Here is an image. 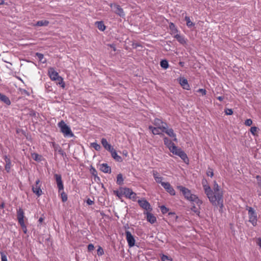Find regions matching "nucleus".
Here are the masks:
<instances>
[{
  "instance_id": "nucleus-53",
  "label": "nucleus",
  "mask_w": 261,
  "mask_h": 261,
  "mask_svg": "<svg viewBox=\"0 0 261 261\" xmlns=\"http://www.w3.org/2000/svg\"><path fill=\"white\" fill-rule=\"evenodd\" d=\"M256 243L261 248V238H258L257 239Z\"/></svg>"
},
{
  "instance_id": "nucleus-51",
  "label": "nucleus",
  "mask_w": 261,
  "mask_h": 261,
  "mask_svg": "<svg viewBox=\"0 0 261 261\" xmlns=\"http://www.w3.org/2000/svg\"><path fill=\"white\" fill-rule=\"evenodd\" d=\"M86 203L87 204L90 205H92L93 204H94V202L93 200H92L90 198H88L86 200Z\"/></svg>"
},
{
  "instance_id": "nucleus-46",
  "label": "nucleus",
  "mask_w": 261,
  "mask_h": 261,
  "mask_svg": "<svg viewBox=\"0 0 261 261\" xmlns=\"http://www.w3.org/2000/svg\"><path fill=\"white\" fill-rule=\"evenodd\" d=\"M161 210L162 213L163 214L167 213L168 211V209L164 205L161 206Z\"/></svg>"
},
{
  "instance_id": "nucleus-31",
  "label": "nucleus",
  "mask_w": 261,
  "mask_h": 261,
  "mask_svg": "<svg viewBox=\"0 0 261 261\" xmlns=\"http://www.w3.org/2000/svg\"><path fill=\"white\" fill-rule=\"evenodd\" d=\"M259 128L256 126H252L250 128V131L254 136H258L257 133L259 131Z\"/></svg>"
},
{
  "instance_id": "nucleus-54",
  "label": "nucleus",
  "mask_w": 261,
  "mask_h": 261,
  "mask_svg": "<svg viewBox=\"0 0 261 261\" xmlns=\"http://www.w3.org/2000/svg\"><path fill=\"white\" fill-rule=\"evenodd\" d=\"M217 99H218L219 100H220V101H221L223 100V99H224V97H223V96H218V97H217Z\"/></svg>"
},
{
  "instance_id": "nucleus-14",
  "label": "nucleus",
  "mask_w": 261,
  "mask_h": 261,
  "mask_svg": "<svg viewBox=\"0 0 261 261\" xmlns=\"http://www.w3.org/2000/svg\"><path fill=\"white\" fill-rule=\"evenodd\" d=\"M54 177L57 182L59 192L63 191L64 189V185L62 180L61 175L60 174H55L54 175Z\"/></svg>"
},
{
  "instance_id": "nucleus-33",
  "label": "nucleus",
  "mask_w": 261,
  "mask_h": 261,
  "mask_svg": "<svg viewBox=\"0 0 261 261\" xmlns=\"http://www.w3.org/2000/svg\"><path fill=\"white\" fill-rule=\"evenodd\" d=\"M185 20L187 22V25L188 27H192L194 26V24L191 21L189 17L186 16Z\"/></svg>"
},
{
  "instance_id": "nucleus-10",
  "label": "nucleus",
  "mask_w": 261,
  "mask_h": 261,
  "mask_svg": "<svg viewBox=\"0 0 261 261\" xmlns=\"http://www.w3.org/2000/svg\"><path fill=\"white\" fill-rule=\"evenodd\" d=\"M125 237L129 247L131 248L134 247L136 243V240L134 236H133L129 231H126Z\"/></svg>"
},
{
  "instance_id": "nucleus-35",
  "label": "nucleus",
  "mask_w": 261,
  "mask_h": 261,
  "mask_svg": "<svg viewBox=\"0 0 261 261\" xmlns=\"http://www.w3.org/2000/svg\"><path fill=\"white\" fill-rule=\"evenodd\" d=\"M31 155H32V157L33 158V159L36 161H41V159H40V156L36 153H33L31 154Z\"/></svg>"
},
{
  "instance_id": "nucleus-43",
  "label": "nucleus",
  "mask_w": 261,
  "mask_h": 261,
  "mask_svg": "<svg viewBox=\"0 0 261 261\" xmlns=\"http://www.w3.org/2000/svg\"><path fill=\"white\" fill-rule=\"evenodd\" d=\"M2 261H7V255L3 251L0 252Z\"/></svg>"
},
{
  "instance_id": "nucleus-56",
  "label": "nucleus",
  "mask_w": 261,
  "mask_h": 261,
  "mask_svg": "<svg viewBox=\"0 0 261 261\" xmlns=\"http://www.w3.org/2000/svg\"><path fill=\"white\" fill-rule=\"evenodd\" d=\"M4 3V0H0V5L3 4Z\"/></svg>"
},
{
  "instance_id": "nucleus-42",
  "label": "nucleus",
  "mask_w": 261,
  "mask_h": 261,
  "mask_svg": "<svg viewBox=\"0 0 261 261\" xmlns=\"http://www.w3.org/2000/svg\"><path fill=\"white\" fill-rule=\"evenodd\" d=\"M199 207L200 206H198V207H197L196 206L194 205L191 207V210L192 211L199 215L200 213Z\"/></svg>"
},
{
  "instance_id": "nucleus-59",
  "label": "nucleus",
  "mask_w": 261,
  "mask_h": 261,
  "mask_svg": "<svg viewBox=\"0 0 261 261\" xmlns=\"http://www.w3.org/2000/svg\"><path fill=\"white\" fill-rule=\"evenodd\" d=\"M19 80L22 82V80L21 79V78H19Z\"/></svg>"
},
{
  "instance_id": "nucleus-29",
  "label": "nucleus",
  "mask_w": 261,
  "mask_h": 261,
  "mask_svg": "<svg viewBox=\"0 0 261 261\" xmlns=\"http://www.w3.org/2000/svg\"><path fill=\"white\" fill-rule=\"evenodd\" d=\"M95 24L100 31H103L106 29V27L102 21H96Z\"/></svg>"
},
{
  "instance_id": "nucleus-18",
  "label": "nucleus",
  "mask_w": 261,
  "mask_h": 261,
  "mask_svg": "<svg viewBox=\"0 0 261 261\" xmlns=\"http://www.w3.org/2000/svg\"><path fill=\"white\" fill-rule=\"evenodd\" d=\"M162 132L165 133L170 137L173 138V141L177 142V140L176 138V134L174 133V130L172 128H168L166 127L164 130H161Z\"/></svg>"
},
{
  "instance_id": "nucleus-34",
  "label": "nucleus",
  "mask_w": 261,
  "mask_h": 261,
  "mask_svg": "<svg viewBox=\"0 0 261 261\" xmlns=\"http://www.w3.org/2000/svg\"><path fill=\"white\" fill-rule=\"evenodd\" d=\"M161 260L162 261H172V258L167 255L162 254L161 255Z\"/></svg>"
},
{
  "instance_id": "nucleus-5",
  "label": "nucleus",
  "mask_w": 261,
  "mask_h": 261,
  "mask_svg": "<svg viewBox=\"0 0 261 261\" xmlns=\"http://www.w3.org/2000/svg\"><path fill=\"white\" fill-rule=\"evenodd\" d=\"M48 75L53 81H58L57 85H59L62 88H64L65 86L63 79L59 76V73L55 71L54 68H50L48 71Z\"/></svg>"
},
{
  "instance_id": "nucleus-41",
  "label": "nucleus",
  "mask_w": 261,
  "mask_h": 261,
  "mask_svg": "<svg viewBox=\"0 0 261 261\" xmlns=\"http://www.w3.org/2000/svg\"><path fill=\"white\" fill-rule=\"evenodd\" d=\"M206 174L207 176L212 177L214 176L213 170L211 168H208L206 172Z\"/></svg>"
},
{
  "instance_id": "nucleus-32",
  "label": "nucleus",
  "mask_w": 261,
  "mask_h": 261,
  "mask_svg": "<svg viewBox=\"0 0 261 261\" xmlns=\"http://www.w3.org/2000/svg\"><path fill=\"white\" fill-rule=\"evenodd\" d=\"M160 65L162 68L164 69H167L169 66L168 63L167 61L166 60L161 61L160 63Z\"/></svg>"
},
{
  "instance_id": "nucleus-55",
  "label": "nucleus",
  "mask_w": 261,
  "mask_h": 261,
  "mask_svg": "<svg viewBox=\"0 0 261 261\" xmlns=\"http://www.w3.org/2000/svg\"><path fill=\"white\" fill-rule=\"evenodd\" d=\"M4 206H5V204L4 203H2L0 204V208L2 209V208H3L4 207Z\"/></svg>"
},
{
  "instance_id": "nucleus-44",
  "label": "nucleus",
  "mask_w": 261,
  "mask_h": 261,
  "mask_svg": "<svg viewBox=\"0 0 261 261\" xmlns=\"http://www.w3.org/2000/svg\"><path fill=\"white\" fill-rule=\"evenodd\" d=\"M97 254L99 256H101L102 254H103L104 252H103V250L102 248L100 246H99L97 250Z\"/></svg>"
},
{
  "instance_id": "nucleus-11",
  "label": "nucleus",
  "mask_w": 261,
  "mask_h": 261,
  "mask_svg": "<svg viewBox=\"0 0 261 261\" xmlns=\"http://www.w3.org/2000/svg\"><path fill=\"white\" fill-rule=\"evenodd\" d=\"M101 144L106 149L111 152L112 157L114 159V150L111 145L108 142L107 139L102 138L101 139Z\"/></svg>"
},
{
  "instance_id": "nucleus-24",
  "label": "nucleus",
  "mask_w": 261,
  "mask_h": 261,
  "mask_svg": "<svg viewBox=\"0 0 261 261\" xmlns=\"http://www.w3.org/2000/svg\"><path fill=\"white\" fill-rule=\"evenodd\" d=\"M115 13L117 14L122 18H124L125 17V13L124 12L123 9L119 6H117L115 8Z\"/></svg>"
},
{
  "instance_id": "nucleus-27",
  "label": "nucleus",
  "mask_w": 261,
  "mask_h": 261,
  "mask_svg": "<svg viewBox=\"0 0 261 261\" xmlns=\"http://www.w3.org/2000/svg\"><path fill=\"white\" fill-rule=\"evenodd\" d=\"M49 22L48 20H42L38 21L36 24L34 25V26H47L49 24Z\"/></svg>"
},
{
  "instance_id": "nucleus-4",
  "label": "nucleus",
  "mask_w": 261,
  "mask_h": 261,
  "mask_svg": "<svg viewBox=\"0 0 261 261\" xmlns=\"http://www.w3.org/2000/svg\"><path fill=\"white\" fill-rule=\"evenodd\" d=\"M115 194H116L120 199H121L122 197L124 196L134 201L137 200V194L130 189L127 188H120L118 190L115 191Z\"/></svg>"
},
{
  "instance_id": "nucleus-40",
  "label": "nucleus",
  "mask_w": 261,
  "mask_h": 261,
  "mask_svg": "<svg viewBox=\"0 0 261 261\" xmlns=\"http://www.w3.org/2000/svg\"><path fill=\"white\" fill-rule=\"evenodd\" d=\"M19 224L20 225L22 229L23 232L24 233H27V226L25 225V224L24 223V222L20 223Z\"/></svg>"
},
{
  "instance_id": "nucleus-9",
  "label": "nucleus",
  "mask_w": 261,
  "mask_h": 261,
  "mask_svg": "<svg viewBox=\"0 0 261 261\" xmlns=\"http://www.w3.org/2000/svg\"><path fill=\"white\" fill-rule=\"evenodd\" d=\"M138 202L140 206L144 210V212L152 211V208L150 203L144 198L138 200Z\"/></svg>"
},
{
  "instance_id": "nucleus-38",
  "label": "nucleus",
  "mask_w": 261,
  "mask_h": 261,
  "mask_svg": "<svg viewBox=\"0 0 261 261\" xmlns=\"http://www.w3.org/2000/svg\"><path fill=\"white\" fill-rule=\"evenodd\" d=\"M36 56L38 58V59L40 61L42 62V63H45V61H42V60L44 58V56L41 53H37L36 54Z\"/></svg>"
},
{
  "instance_id": "nucleus-17",
  "label": "nucleus",
  "mask_w": 261,
  "mask_h": 261,
  "mask_svg": "<svg viewBox=\"0 0 261 261\" xmlns=\"http://www.w3.org/2000/svg\"><path fill=\"white\" fill-rule=\"evenodd\" d=\"M52 147L54 148L55 151H57L59 154H60L62 156H64L66 155L65 152L63 151L62 148L58 144L54 142H51Z\"/></svg>"
},
{
  "instance_id": "nucleus-21",
  "label": "nucleus",
  "mask_w": 261,
  "mask_h": 261,
  "mask_svg": "<svg viewBox=\"0 0 261 261\" xmlns=\"http://www.w3.org/2000/svg\"><path fill=\"white\" fill-rule=\"evenodd\" d=\"M179 84L183 89L185 90L190 89V85L188 84V80L184 78H180L179 80Z\"/></svg>"
},
{
  "instance_id": "nucleus-50",
  "label": "nucleus",
  "mask_w": 261,
  "mask_h": 261,
  "mask_svg": "<svg viewBox=\"0 0 261 261\" xmlns=\"http://www.w3.org/2000/svg\"><path fill=\"white\" fill-rule=\"evenodd\" d=\"M94 249V246L92 244H90L88 245V250L89 251H91L93 250Z\"/></svg>"
},
{
  "instance_id": "nucleus-30",
  "label": "nucleus",
  "mask_w": 261,
  "mask_h": 261,
  "mask_svg": "<svg viewBox=\"0 0 261 261\" xmlns=\"http://www.w3.org/2000/svg\"><path fill=\"white\" fill-rule=\"evenodd\" d=\"M202 185L205 193H206V191H208L211 189V188L207 185V182L206 179H204L202 180Z\"/></svg>"
},
{
  "instance_id": "nucleus-7",
  "label": "nucleus",
  "mask_w": 261,
  "mask_h": 261,
  "mask_svg": "<svg viewBox=\"0 0 261 261\" xmlns=\"http://www.w3.org/2000/svg\"><path fill=\"white\" fill-rule=\"evenodd\" d=\"M246 210L248 211L249 222L253 226H255L257 222V215L255 211L251 207L247 206Z\"/></svg>"
},
{
  "instance_id": "nucleus-6",
  "label": "nucleus",
  "mask_w": 261,
  "mask_h": 261,
  "mask_svg": "<svg viewBox=\"0 0 261 261\" xmlns=\"http://www.w3.org/2000/svg\"><path fill=\"white\" fill-rule=\"evenodd\" d=\"M58 127L60 128L61 132L66 137H72L74 134L72 133L70 128L65 123L63 120H61L58 123Z\"/></svg>"
},
{
  "instance_id": "nucleus-2",
  "label": "nucleus",
  "mask_w": 261,
  "mask_h": 261,
  "mask_svg": "<svg viewBox=\"0 0 261 261\" xmlns=\"http://www.w3.org/2000/svg\"><path fill=\"white\" fill-rule=\"evenodd\" d=\"M164 142L165 145L168 148L169 150L173 154L179 156L184 162L186 163H189V159L186 153L182 151L180 148H178L175 146L169 139L167 137L164 138Z\"/></svg>"
},
{
  "instance_id": "nucleus-3",
  "label": "nucleus",
  "mask_w": 261,
  "mask_h": 261,
  "mask_svg": "<svg viewBox=\"0 0 261 261\" xmlns=\"http://www.w3.org/2000/svg\"><path fill=\"white\" fill-rule=\"evenodd\" d=\"M177 188L182 192L185 198L187 200L191 201L193 204H196L198 206L202 204V200L197 195L192 194L191 191L188 188L182 186H177Z\"/></svg>"
},
{
  "instance_id": "nucleus-20",
  "label": "nucleus",
  "mask_w": 261,
  "mask_h": 261,
  "mask_svg": "<svg viewBox=\"0 0 261 261\" xmlns=\"http://www.w3.org/2000/svg\"><path fill=\"white\" fill-rule=\"evenodd\" d=\"M152 175L155 181L157 183L161 184L162 185V183L163 182L162 181L163 177L160 175L159 172L157 171L153 170L152 171Z\"/></svg>"
},
{
  "instance_id": "nucleus-12",
  "label": "nucleus",
  "mask_w": 261,
  "mask_h": 261,
  "mask_svg": "<svg viewBox=\"0 0 261 261\" xmlns=\"http://www.w3.org/2000/svg\"><path fill=\"white\" fill-rule=\"evenodd\" d=\"M153 123L156 127L161 128V130H164L166 127H168L167 124L163 121L161 119L159 118H155L153 120Z\"/></svg>"
},
{
  "instance_id": "nucleus-36",
  "label": "nucleus",
  "mask_w": 261,
  "mask_h": 261,
  "mask_svg": "<svg viewBox=\"0 0 261 261\" xmlns=\"http://www.w3.org/2000/svg\"><path fill=\"white\" fill-rule=\"evenodd\" d=\"M91 146L97 151L100 150L101 148L100 145L96 142L91 143Z\"/></svg>"
},
{
  "instance_id": "nucleus-25",
  "label": "nucleus",
  "mask_w": 261,
  "mask_h": 261,
  "mask_svg": "<svg viewBox=\"0 0 261 261\" xmlns=\"http://www.w3.org/2000/svg\"><path fill=\"white\" fill-rule=\"evenodd\" d=\"M149 130H150L153 135H159L162 132L161 128L159 127H155L152 126H149L148 127Z\"/></svg>"
},
{
  "instance_id": "nucleus-39",
  "label": "nucleus",
  "mask_w": 261,
  "mask_h": 261,
  "mask_svg": "<svg viewBox=\"0 0 261 261\" xmlns=\"http://www.w3.org/2000/svg\"><path fill=\"white\" fill-rule=\"evenodd\" d=\"M61 196L63 202H66L67 200V195L64 192L61 193Z\"/></svg>"
},
{
  "instance_id": "nucleus-58",
  "label": "nucleus",
  "mask_w": 261,
  "mask_h": 261,
  "mask_svg": "<svg viewBox=\"0 0 261 261\" xmlns=\"http://www.w3.org/2000/svg\"><path fill=\"white\" fill-rule=\"evenodd\" d=\"M179 64H180L181 66H183V65H184V63H183V62H179Z\"/></svg>"
},
{
  "instance_id": "nucleus-49",
  "label": "nucleus",
  "mask_w": 261,
  "mask_h": 261,
  "mask_svg": "<svg viewBox=\"0 0 261 261\" xmlns=\"http://www.w3.org/2000/svg\"><path fill=\"white\" fill-rule=\"evenodd\" d=\"M197 92L201 93L202 95H205L206 94V91L204 89H199L197 90Z\"/></svg>"
},
{
  "instance_id": "nucleus-60",
  "label": "nucleus",
  "mask_w": 261,
  "mask_h": 261,
  "mask_svg": "<svg viewBox=\"0 0 261 261\" xmlns=\"http://www.w3.org/2000/svg\"><path fill=\"white\" fill-rule=\"evenodd\" d=\"M111 46L112 47L113 46V44L111 45Z\"/></svg>"
},
{
  "instance_id": "nucleus-22",
  "label": "nucleus",
  "mask_w": 261,
  "mask_h": 261,
  "mask_svg": "<svg viewBox=\"0 0 261 261\" xmlns=\"http://www.w3.org/2000/svg\"><path fill=\"white\" fill-rule=\"evenodd\" d=\"M0 101L4 102L8 106H10L11 103L9 98L6 95L0 93Z\"/></svg>"
},
{
  "instance_id": "nucleus-16",
  "label": "nucleus",
  "mask_w": 261,
  "mask_h": 261,
  "mask_svg": "<svg viewBox=\"0 0 261 261\" xmlns=\"http://www.w3.org/2000/svg\"><path fill=\"white\" fill-rule=\"evenodd\" d=\"M3 158L6 162L5 166V170L7 173H9L10 172L11 167L12 166L11 161L10 158L7 155H4Z\"/></svg>"
},
{
  "instance_id": "nucleus-37",
  "label": "nucleus",
  "mask_w": 261,
  "mask_h": 261,
  "mask_svg": "<svg viewBox=\"0 0 261 261\" xmlns=\"http://www.w3.org/2000/svg\"><path fill=\"white\" fill-rule=\"evenodd\" d=\"M169 28L171 30L172 33H177V30L176 29L175 25L173 23H170L169 24Z\"/></svg>"
},
{
  "instance_id": "nucleus-45",
  "label": "nucleus",
  "mask_w": 261,
  "mask_h": 261,
  "mask_svg": "<svg viewBox=\"0 0 261 261\" xmlns=\"http://www.w3.org/2000/svg\"><path fill=\"white\" fill-rule=\"evenodd\" d=\"M244 124L246 126H250L252 124V121L251 119H247L245 120Z\"/></svg>"
},
{
  "instance_id": "nucleus-26",
  "label": "nucleus",
  "mask_w": 261,
  "mask_h": 261,
  "mask_svg": "<svg viewBox=\"0 0 261 261\" xmlns=\"http://www.w3.org/2000/svg\"><path fill=\"white\" fill-rule=\"evenodd\" d=\"M174 38H176V39L181 44L184 45L186 44V41L185 39V38L180 35L179 34H176L174 36Z\"/></svg>"
},
{
  "instance_id": "nucleus-1",
  "label": "nucleus",
  "mask_w": 261,
  "mask_h": 261,
  "mask_svg": "<svg viewBox=\"0 0 261 261\" xmlns=\"http://www.w3.org/2000/svg\"><path fill=\"white\" fill-rule=\"evenodd\" d=\"M205 194L213 205L221 209L223 207V191L216 181L214 182L213 189L206 191Z\"/></svg>"
},
{
  "instance_id": "nucleus-28",
  "label": "nucleus",
  "mask_w": 261,
  "mask_h": 261,
  "mask_svg": "<svg viewBox=\"0 0 261 261\" xmlns=\"http://www.w3.org/2000/svg\"><path fill=\"white\" fill-rule=\"evenodd\" d=\"M124 177L122 174H118L117 176L116 182L119 185H122L123 184Z\"/></svg>"
},
{
  "instance_id": "nucleus-57",
  "label": "nucleus",
  "mask_w": 261,
  "mask_h": 261,
  "mask_svg": "<svg viewBox=\"0 0 261 261\" xmlns=\"http://www.w3.org/2000/svg\"><path fill=\"white\" fill-rule=\"evenodd\" d=\"M42 221H43V218H40L39 219V221L40 222H41Z\"/></svg>"
},
{
  "instance_id": "nucleus-19",
  "label": "nucleus",
  "mask_w": 261,
  "mask_h": 261,
  "mask_svg": "<svg viewBox=\"0 0 261 261\" xmlns=\"http://www.w3.org/2000/svg\"><path fill=\"white\" fill-rule=\"evenodd\" d=\"M24 213L23 210L19 207L17 210V218L18 219V223H22L24 221Z\"/></svg>"
},
{
  "instance_id": "nucleus-15",
  "label": "nucleus",
  "mask_w": 261,
  "mask_h": 261,
  "mask_svg": "<svg viewBox=\"0 0 261 261\" xmlns=\"http://www.w3.org/2000/svg\"><path fill=\"white\" fill-rule=\"evenodd\" d=\"M151 211L144 212V215H146V219L151 224H153L156 221V217L151 213Z\"/></svg>"
},
{
  "instance_id": "nucleus-48",
  "label": "nucleus",
  "mask_w": 261,
  "mask_h": 261,
  "mask_svg": "<svg viewBox=\"0 0 261 261\" xmlns=\"http://www.w3.org/2000/svg\"><path fill=\"white\" fill-rule=\"evenodd\" d=\"M91 172L92 173V174L95 177H97L98 178H99L98 177H97V171L96 170H95V168H92L91 169Z\"/></svg>"
},
{
  "instance_id": "nucleus-13",
  "label": "nucleus",
  "mask_w": 261,
  "mask_h": 261,
  "mask_svg": "<svg viewBox=\"0 0 261 261\" xmlns=\"http://www.w3.org/2000/svg\"><path fill=\"white\" fill-rule=\"evenodd\" d=\"M162 186L171 195H175V191L169 182H163L162 183Z\"/></svg>"
},
{
  "instance_id": "nucleus-23",
  "label": "nucleus",
  "mask_w": 261,
  "mask_h": 261,
  "mask_svg": "<svg viewBox=\"0 0 261 261\" xmlns=\"http://www.w3.org/2000/svg\"><path fill=\"white\" fill-rule=\"evenodd\" d=\"M100 169L104 173H108L111 172V167L107 163H103L100 165Z\"/></svg>"
},
{
  "instance_id": "nucleus-47",
  "label": "nucleus",
  "mask_w": 261,
  "mask_h": 261,
  "mask_svg": "<svg viewBox=\"0 0 261 261\" xmlns=\"http://www.w3.org/2000/svg\"><path fill=\"white\" fill-rule=\"evenodd\" d=\"M225 112L227 115H231L233 114L232 110L231 109H226L225 110Z\"/></svg>"
},
{
  "instance_id": "nucleus-8",
  "label": "nucleus",
  "mask_w": 261,
  "mask_h": 261,
  "mask_svg": "<svg viewBox=\"0 0 261 261\" xmlns=\"http://www.w3.org/2000/svg\"><path fill=\"white\" fill-rule=\"evenodd\" d=\"M41 182L40 179H38L36 180L35 185L32 187L33 192L38 197H40L43 194L42 190L41 189Z\"/></svg>"
},
{
  "instance_id": "nucleus-52",
  "label": "nucleus",
  "mask_w": 261,
  "mask_h": 261,
  "mask_svg": "<svg viewBox=\"0 0 261 261\" xmlns=\"http://www.w3.org/2000/svg\"><path fill=\"white\" fill-rule=\"evenodd\" d=\"M115 161H118V162L122 161L121 158L120 156L118 155L116 152H115Z\"/></svg>"
}]
</instances>
